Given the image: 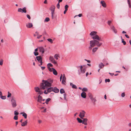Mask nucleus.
Segmentation results:
<instances>
[{
	"mask_svg": "<svg viewBox=\"0 0 131 131\" xmlns=\"http://www.w3.org/2000/svg\"><path fill=\"white\" fill-rule=\"evenodd\" d=\"M49 59L51 62L53 63L54 64H57V62L55 61L54 58L52 57L51 56H50Z\"/></svg>",
	"mask_w": 131,
	"mask_h": 131,
	"instance_id": "obj_7",
	"label": "nucleus"
},
{
	"mask_svg": "<svg viewBox=\"0 0 131 131\" xmlns=\"http://www.w3.org/2000/svg\"><path fill=\"white\" fill-rule=\"evenodd\" d=\"M91 101L93 102H95L96 100L95 98H93V96L90 98Z\"/></svg>",
	"mask_w": 131,
	"mask_h": 131,
	"instance_id": "obj_29",
	"label": "nucleus"
},
{
	"mask_svg": "<svg viewBox=\"0 0 131 131\" xmlns=\"http://www.w3.org/2000/svg\"><path fill=\"white\" fill-rule=\"evenodd\" d=\"M52 69L53 74L56 75H57L58 74V73L56 70L53 68H52Z\"/></svg>",
	"mask_w": 131,
	"mask_h": 131,
	"instance_id": "obj_16",
	"label": "nucleus"
},
{
	"mask_svg": "<svg viewBox=\"0 0 131 131\" xmlns=\"http://www.w3.org/2000/svg\"><path fill=\"white\" fill-rule=\"evenodd\" d=\"M27 123V121L26 120L24 122L22 123L21 124V126H26Z\"/></svg>",
	"mask_w": 131,
	"mask_h": 131,
	"instance_id": "obj_19",
	"label": "nucleus"
},
{
	"mask_svg": "<svg viewBox=\"0 0 131 131\" xmlns=\"http://www.w3.org/2000/svg\"><path fill=\"white\" fill-rule=\"evenodd\" d=\"M50 100L51 99L50 98H48L47 99L45 102L46 104H48V102H49Z\"/></svg>",
	"mask_w": 131,
	"mask_h": 131,
	"instance_id": "obj_31",
	"label": "nucleus"
},
{
	"mask_svg": "<svg viewBox=\"0 0 131 131\" xmlns=\"http://www.w3.org/2000/svg\"><path fill=\"white\" fill-rule=\"evenodd\" d=\"M57 7L59 9V7H60V4H59V3H58L57 4Z\"/></svg>",
	"mask_w": 131,
	"mask_h": 131,
	"instance_id": "obj_55",
	"label": "nucleus"
},
{
	"mask_svg": "<svg viewBox=\"0 0 131 131\" xmlns=\"http://www.w3.org/2000/svg\"><path fill=\"white\" fill-rule=\"evenodd\" d=\"M70 84L71 86H72L73 88H74L75 89H77L76 86L75 85L73 84L72 83H70Z\"/></svg>",
	"mask_w": 131,
	"mask_h": 131,
	"instance_id": "obj_25",
	"label": "nucleus"
},
{
	"mask_svg": "<svg viewBox=\"0 0 131 131\" xmlns=\"http://www.w3.org/2000/svg\"><path fill=\"white\" fill-rule=\"evenodd\" d=\"M26 27L28 28H30L33 26V25L32 23H28L26 24Z\"/></svg>",
	"mask_w": 131,
	"mask_h": 131,
	"instance_id": "obj_11",
	"label": "nucleus"
},
{
	"mask_svg": "<svg viewBox=\"0 0 131 131\" xmlns=\"http://www.w3.org/2000/svg\"><path fill=\"white\" fill-rule=\"evenodd\" d=\"M128 3L129 4V7H130V0H128Z\"/></svg>",
	"mask_w": 131,
	"mask_h": 131,
	"instance_id": "obj_54",
	"label": "nucleus"
},
{
	"mask_svg": "<svg viewBox=\"0 0 131 131\" xmlns=\"http://www.w3.org/2000/svg\"><path fill=\"white\" fill-rule=\"evenodd\" d=\"M3 59H1L0 60V65L2 66L3 63Z\"/></svg>",
	"mask_w": 131,
	"mask_h": 131,
	"instance_id": "obj_36",
	"label": "nucleus"
},
{
	"mask_svg": "<svg viewBox=\"0 0 131 131\" xmlns=\"http://www.w3.org/2000/svg\"><path fill=\"white\" fill-rule=\"evenodd\" d=\"M85 113V112L84 111H82L80 113L79 116L81 119H83V117H84Z\"/></svg>",
	"mask_w": 131,
	"mask_h": 131,
	"instance_id": "obj_6",
	"label": "nucleus"
},
{
	"mask_svg": "<svg viewBox=\"0 0 131 131\" xmlns=\"http://www.w3.org/2000/svg\"><path fill=\"white\" fill-rule=\"evenodd\" d=\"M83 120L82 121V123L83 124H84L85 125H87V121H88V119L86 118H83L82 119Z\"/></svg>",
	"mask_w": 131,
	"mask_h": 131,
	"instance_id": "obj_18",
	"label": "nucleus"
},
{
	"mask_svg": "<svg viewBox=\"0 0 131 131\" xmlns=\"http://www.w3.org/2000/svg\"><path fill=\"white\" fill-rule=\"evenodd\" d=\"M20 114H23V116L25 118H27V115L26 113H21Z\"/></svg>",
	"mask_w": 131,
	"mask_h": 131,
	"instance_id": "obj_24",
	"label": "nucleus"
},
{
	"mask_svg": "<svg viewBox=\"0 0 131 131\" xmlns=\"http://www.w3.org/2000/svg\"><path fill=\"white\" fill-rule=\"evenodd\" d=\"M47 40L50 42L51 43H52L53 42V41L50 38L48 39H47Z\"/></svg>",
	"mask_w": 131,
	"mask_h": 131,
	"instance_id": "obj_41",
	"label": "nucleus"
},
{
	"mask_svg": "<svg viewBox=\"0 0 131 131\" xmlns=\"http://www.w3.org/2000/svg\"><path fill=\"white\" fill-rule=\"evenodd\" d=\"M38 47L37 48L35 49V51L34 52H37L38 51Z\"/></svg>",
	"mask_w": 131,
	"mask_h": 131,
	"instance_id": "obj_62",
	"label": "nucleus"
},
{
	"mask_svg": "<svg viewBox=\"0 0 131 131\" xmlns=\"http://www.w3.org/2000/svg\"><path fill=\"white\" fill-rule=\"evenodd\" d=\"M104 66V65L102 63H101L99 65V67L100 68H103Z\"/></svg>",
	"mask_w": 131,
	"mask_h": 131,
	"instance_id": "obj_28",
	"label": "nucleus"
},
{
	"mask_svg": "<svg viewBox=\"0 0 131 131\" xmlns=\"http://www.w3.org/2000/svg\"><path fill=\"white\" fill-rule=\"evenodd\" d=\"M26 16H27V17L28 19H30L31 18H30V16L28 14H27L26 15Z\"/></svg>",
	"mask_w": 131,
	"mask_h": 131,
	"instance_id": "obj_49",
	"label": "nucleus"
},
{
	"mask_svg": "<svg viewBox=\"0 0 131 131\" xmlns=\"http://www.w3.org/2000/svg\"><path fill=\"white\" fill-rule=\"evenodd\" d=\"M36 58L38 62H41V61H42V58L41 56H37Z\"/></svg>",
	"mask_w": 131,
	"mask_h": 131,
	"instance_id": "obj_13",
	"label": "nucleus"
},
{
	"mask_svg": "<svg viewBox=\"0 0 131 131\" xmlns=\"http://www.w3.org/2000/svg\"><path fill=\"white\" fill-rule=\"evenodd\" d=\"M66 77L65 76V74H63V78L62 79L61 82L63 84L65 85L66 83Z\"/></svg>",
	"mask_w": 131,
	"mask_h": 131,
	"instance_id": "obj_8",
	"label": "nucleus"
},
{
	"mask_svg": "<svg viewBox=\"0 0 131 131\" xmlns=\"http://www.w3.org/2000/svg\"><path fill=\"white\" fill-rule=\"evenodd\" d=\"M0 97L2 100H5L6 99V97L5 96H3L2 95Z\"/></svg>",
	"mask_w": 131,
	"mask_h": 131,
	"instance_id": "obj_35",
	"label": "nucleus"
},
{
	"mask_svg": "<svg viewBox=\"0 0 131 131\" xmlns=\"http://www.w3.org/2000/svg\"><path fill=\"white\" fill-rule=\"evenodd\" d=\"M36 33L37 34V38L38 39L40 38V37H41L42 35H39L38 34V32H36Z\"/></svg>",
	"mask_w": 131,
	"mask_h": 131,
	"instance_id": "obj_33",
	"label": "nucleus"
},
{
	"mask_svg": "<svg viewBox=\"0 0 131 131\" xmlns=\"http://www.w3.org/2000/svg\"><path fill=\"white\" fill-rule=\"evenodd\" d=\"M111 28L112 29L114 33H116L117 32V31L115 29V28L114 26H111Z\"/></svg>",
	"mask_w": 131,
	"mask_h": 131,
	"instance_id": "obj_21",
	"label": "nucleus"
},
{
	"mask_svg": "<svg viewBox=\"0 0 131 131\" xmlns=\"http://www.w3.org/2000/svg\"><path fill=\"white\" fill-rule=\"evenodd\" d=\"M39 62L40 63V64L39 65V66H40L41 65H42V61H41V62Z\"/></svg>",
	"mask_w": 131,
	"mask_h": 131,
	"instance_id": "obj_63",
	"label": "nucleus"
},
{
	"mask_svg": "<svg viewBox=\"0 0 131 131\" xmlns=\"http://www.w3.org/2000/svg\"><path fill=\"white\" fill-rule=\"evenodd\" d=\"M53 91L55 93H58L59 91V90L57 89L56 87L53 88Z\"/></svg>",
	"mask_w": 131,
	"mask_h": 131,
	"instance_id": "obj_15",
	"label": "nucleus"
},
{
	"mask_svg": "<svg viewBox=\"0 0 131 131\" xmlns=\"http://www.w3.org/2000/svg\"><path fill=\"white\" fill-rule=\"evenodd\" d=\"M50 20V19H49V18L48 17H46L45 19V20L44 21H45V22H48V21H49Z\"/></svg>",
	"mask_w": 131,
	"mask_h": 131,
	"instance_id": "obj_37",
	"label": "nucleus"
},
{
	"mask_svg": "<svg viewBox=\"0 0 131 131\" xmlns=\"http://www.w3.org/2000/svg\"><path fill=\"white\" fill-rule=\"evenodd\" d=\"M125 36L127 38H129V36L127 35H125Z\"/></svg>",
	"mask_w": 131,
	"mask_h": 131,
	"instance_id": "obj_58",
	"label": "nucleus"
},
{
	"mask_svg": "<svg viewBox=\"0 0 131 131\" xmlns=\"http://www.w3.org/2000/svg\"><path fill=\"white\" fill-rule=\"evenodd\" d=\"M64 96V99L65 100H66V94H64L63 95Z\"/></svg>",
	"mask_w": 131,
	"mask_h": 131,
	"instance_id": "obj_51",
	"label": "nucleus"
},
{
	"mask_svg": "<svg viewBox=\"0 0 131 131\" xmlns=\"http://www.w3.org/2000/svg\"><path fill=\"white\" fill-rule=\"evenodd\" d=\"M48 69L49 71L50 72H52V68H51L50 67H48Z\"/></svg>",
	"mask_w": 131,
	"mask_h": 131,
	"instance_id": "obj_45",
	"label": "nucleus"
},
{
	"mask_svg": "<svg viewBox=\"0 0 131 131\" xmlns=\"http://www.w3.org/2000/svg\"><path fill=\"white\" fill-rule=\"evenodd\" d=\"M63 77V75L62 74H61V75L60 77V81H61Z\"/></svg>",
	"mask_w": 131,
	"mask_h": 131,
	"instance_id": "obj_52",
	"label": "nucleus"
},
{
	"mask_svg": "<svg viewBox=\"0 0 131 131\" xmlns=\"http://www.w3.org/2000/svg\"><path fill=\"white\" fill-rule=\"evenodd\" d=\"M21 11H22V13H26V8L25 7H24L23 8V9H21Z\"/></svg>",
	"mask_w": 131,
	"mask_h": 131,
	"instance_id": "obj_26",
	"label": "nucleus"
},
{
	"mask_svg": "<svg viewBox=\"0 0 131 131\" xmlns=\"http://www.w3.org/2000/svg\"><path fill=\"white\" fill-rule=\"evenodd\" d=\"M11 94L9 93V92H8V95L7 96V97H9L11 96Z\"/></svg>",
	"mask_w": 131,
	"mask_h": 131,
	"instance_id": "obj_40",
	"label": "nucleus"
},
{
	"mask_svg": "<svg viewBox=\"0 0 131 131\" xmlns=\"http://www.w3.org/2000/svg\"><path fill=\"white\" fill-rule=\"evenodd\" d=\"M79 67L80 68L81 72L83 73H84L85 71V68H83L82 66H79Z\"/></svg>",
	"mask_w": 131,
	"mask_h": 131,
	"instance_id": "obj_12",
	"label": "nucleus"
},
{
	"mask_svg": "<svg viewBox=\"0 0 131 131\" xmlns=\"http://www.w3.org/2000/svg\"><path fill=\"white\" fill-rule=\"evenodd\" d=\"M97 49H98V48L97 47H95V48H93V49H92V51L93 52H95L97 50Z\"/></svg>",
	"mask_w": 131,
	"mask_h": 131,
	"instance_id": "obj_32",
	"label": "nucleus"
},
{
	"mask_svg": "<svg viewBox=\"0 0 131 131\" xmlns=\"http://www.w3.org/2000/svg\"><path fill=\"white\" fill-rule=\"evenodd\" d=\"M122 42L123 43V44L124 45H125L126 44V42L124 41H122Z\"/></svg>",
	"mask_w": 131,
	"mask_h": 131,
	"instance_id": "obj_57",
	"label": "nucleus"
},
{
	"mask_svg": "<svg viewBox=\"0 0 131 131\" xmlns=\"http://www.w3.org/2000/svg\"><path fill=\"white\" fill-rule=\"evenodd\" d=\"M88 96L90 98L93 96L92 94L91 93H89Z\"/></svg>",
	"mask_w": 131,
	"mask_h": 131,
	"instance_id": "obj_44",
	"label": "nucleus"
},
{
	"mask_svg": "<svg viewBox=\"0 0 131 131\" xmlns=\"http://www.w3.org/2000/svg\"><path fill=\"white\" fill-rule=\"evenodd\" d=\"M125 94L124 92H123L122 93L121 96L122 97H123L125 96Z\"/></svg>",
	"mask_w": 131,
	"mask_h": 131,
	"instance_id": "obj_48",
	"label": "nucleus"
},
{
	"mask_svg": "<svg viewBox=\"0 0 131 131\" xmlns=\"http://www.w3.org/2000/svg\"><path fill=\"white\" fill-rule=\"evenodd\" d=\"M54 57L56 59L58 60V57H59V55L58 54H56L54 55Z\"/></svg>",
	"mask_w": 131,
	"mask_h": 131,
	"instance_id": "obj_27",
	"label": "nucleus"
},
{
	"mask_svg": "<svg viewBox=\"0 0 131 131\" xmlns=\"http://www.w3.org/2000/svg\"><path fill=\"white\" fill-rule=\"evenodd\" d=\"M47 66L48 67H52L53 66V65L51 63H48L47 64Z\"/></svg>",
	"mask_w": 131,
	"mask_h": 131,
	"instance_id": "obj_39",
	"label": "nucleus"
},
{
	"mask_svg": "<svg viewBox=\"0 0 131 131\" xmlns=\"http://www.w3.org/2000/svg\"><path fill=\"white\" fill-rule=\"evenodd\" d=\"M85 60L87 61V62L88 63H90L91 62V61L89 60H87L86 59H85Z\"/></svg>",
	"mask_w": 131,
	"mask_h": 131,
	"instance_id": "obj_61",
	"label": "nucleus"
},
{
	"mask_svg": "<svg viewBox=\"0 0 131 131\" xmlns=\"http://www.w3.org/2000/svg\"><path fill=\"white\" fill-rule=\"evenodd\" d=\"M87 90V89L86 88H83L82 89V91H86Z\"/></svg>",
	"mask_w": 131,
	"mask_h": 131,
	"instance_id": "obj_42",
	"label": "nucleus"
},
{
	"mask_svg": "<svg viewBox=\"0 0 131 131\" xmlns=\"http://www.w3.org/2000/svg\"><path fill=\"white\" fill-rule=\"evenodd\" d=\"M97 33V32H96L95 31H93L91 32L90 35L91 36H93L96 35Z\"/></svg>",
	"mask_w": 131,
	"mask_h": 131,
	"instance_id": "obj_20",
	"label": "nucleus"
},
{
	"mask_svg": "<svg viewBox=\"0 0 131 131\" xmlns=\"http://www.w3.org/2000/svg\"><path fill=\"white\" fill-rule=\"evenodd\" d=\"M35 90L36 92L38 93L40 95L42 94L43 93L42 91H41L38 87H36L35 88Z\"/></svg>",
	"mask_w": 131,
	"mask_h": 131,
	"instance_id": "obj_5",
	"label": "nucleus"
},
{
	"mask_svg": "<svg viewBox=\"0 0 131 131\" xmlns=\"http://www.w3.org/2000/svg\"><path fill=\"white\" fill-rule=\"evenodd\" d=\"M38 49L39 52H41L42 54L44 53L45 52V49L43 47H39Z\"/></svg>",
	"mask_w": 131,
	"mask_h": 131,
	"instance_id": "obj_10",
	"label": "nucleus"
},
{
	"mask_svg": "<svg viewBox=\"0 0 131 131\" xmlns=\"http://www.w3.org/2000/svg\"><path fill=\"white\" fill-rule=\"evenodd\" d=\"M41 68L42 70H43L45 68V67H41Z\"/></svg>",
	"mask_w": 131,
	"mask_h": 131,
	"instance_id": "obj_59",
	"label": "nucleus"
},
{
	"mask_svg": "<svg viewBox=\"0 0 131 131\" xmlns=\"http://www.w3.org/2000/svg\"><path fill=\"white\" fill-rule=\"evenodd\" d=\"M11 104L13 108H15L17 106L16 98L14 96L12 97L11 100Z\"/></svg>",
	"mask_w": 131,
	"mask_h": 131,
	"instance_id": "obj_2",
	"label": "nucleus"
},
{
	"mask_svg": "<svg viewBox=\"0 0 131 131\" xmlns=\"http://www.w3.org/2000/svg\"><path fill=\"white\" fill-rule=\"evenodd\" d=\"M55 7L54 5H52L50 8V9L51 11H54Z\"/></svg>",
	"mask_w": 131,
	"mask_h": 131,
	"instance_id": "obj_23",
	"label": "nucleus"
},
{
	"mask_svg": "<svg viewBox=\"0 0 131 131\" xmlns=\"http://www.w3.org/2000/svg\"><path fill=\"white\" fill-rule=\"evenodd\" d=\"M101 3L102 5V6L104 7H106V4L104 1H101Z\"/></svg>",
	"mask_w": 131,
	"mask_h": 131,
	"instance_id": "obj_22",
	"label": "nucleus"
},
{
	"mask_svg": "<svg viewBox=\"0 0 131 131\" xmlns=\"http://www.w3.org/2000/svg\"><path fill=\"white\" fill-rule=\"evenodd\" d=\"M128 126H129V127L131 126V123H129L128 124Z\"/></svg>",
	"mask_w": 131,
	"mask_h": 131,
	"instance_id": "obj_64",
	"label": "nucleus"
},
{
	"mask_svg": "<svg viewBox=\"0 0 131 131\" xmlns=\"http://www.w3.org/2000/svg\"><path fill=\"white\" fill-rule=\"evenodd\" d=\"M111 23V21L109 20L108 21V24L109 25H110V24Z\"/></svg>",
	"mask_w": 131,
	"mask_h": 131,
	"instance_id": "obj_56",
	"label": "nucleus"
},
{
	"mask_svg": "<svg viewBox=\"0 0 131 131\" xmlns=\"http://www.w3.org/2000/svg\"><path fill=\"white\" fill-rule=\"evenodd\" d=\"M42 97L41 96L39 95L38 97L37 101L40 103H41L42 101Z\"/></svg>",
	"mask_w": 131,
	"mask_h": 131,
	"instance_id": "obj_14",
	"label": "nucleus"
},
{
	"mask_svg": "<svg viewBox=\"0 0 131 131\" xmlns=\"http://www.w3.org/2000/svg\"><path fill=\"white\" fill-rule=\"evenodd\" d=\"M81 97L84 98H85L86 97V93L84 92H83L81 94Z\"/></svg>",
	"mask_w": 131,
	"mask_h": 131,
	"instance_id": "obj_17",
	"label": "nucleus"
},
{
	"mask_svg": "<svg viewBox=\"0 0 131 131\" xmlns=\"http://www.w3.org/2000/svg\"><path fill=\"white\" fill-rule=\"evenodd\" d=\"M34 55L35 56H37L38 55V53L37 52H34Z\"/></svg>",
	"mask_w": 131,
	"mask_h": 131,
	"instance_id": "obj_50",
	"label": "nucleus"
},
{
	"mask_svg": "<svg viewBox=\"0 0 131 131\" xmlns=\"http://www.w3.org/2000/svg\"><path fill=\"white\" fill-rule=\"evenodd\" d=\"M99 43V41L96 40L91 41L90 43V46L89 48L91 49L92 47H94L95 45H97Z\"/></svg>",
	"mask_w": 131,
	"mask_h": 131,
	"instance_id": "obj_3",
	"label": "nucleus"
},
{
	"mask_svg": "<svg viewBox=\"0 0 131 131\" xmlns=\"http://www.w3.org/2000/svg\"><path fill=\"white\" fill-rule=\"evenodd\" d=\"M18 11L19 12H21L22 13L21 8H18Z\"/></svg>",
	"mask_w": 131,
	"mask_h": 131,
	"instance_id": "obj_53",
	"label": "nucleus"
},
{
	"mask_svg": "<svg viewBox=\"0 0 131 131\" xmlns=\"http://www.w3.org/2000/svg\"><path fill=\"white\" fill-rule=\"evenodd\" d=\"M14 114L15 115H18L19 113L17 111H15L14 112Z\"/></svg>",
	"mask_w": 131,
	"mask_h": 131,
	"instance_id": "obj_38",
	"label": "nucleus"
},
{
	"mask_svg": "<svg viewBox=\"0 0 131 131\" xmlns=\"http://www.w3.org/2000/svg\"><path fill=\"white\" fill-rule=\"evenodd\" d=\"M14 119L15 120H17L18 119V117L16 115H15L14 116Z\"/></svg>",
	"mask_w": 131,
	"mask_h": 131,
	"instance_id": "obj_43",
	"label": "nucleus"
},
{
	"mask_svg": "<svg viewBox=\"0 0 131 131\" xmlns=\"http://www.w3.org/2000/svg\"><path fill=\"white\" fill-rule=\"evenodd\" d=\"M105 82H109L110 81V80L109 79H106L105 80Z\"/></svg>",
	"mask_w": 131,
	"mask_h": 131,
	"instance_id": "obj_47",
	"label": "nucleus"
},
{
	"mask_svg": "<svg viewBox=\"0 0 131 131\" xmlns=\"http://www.w3.org/2000/svg\"><path fill=\"white\" fill-rule=\"evenodd\" d=\"M47 90L44 91V93L46 94H47L48 93H50L52 91H53V87H50L48 88H47Z\"/></svg>",
	"mask_w": 131,
	"mask_h": 131,
	"instance_id": "obj_4",
	"label": "nucleus"
},
{
	"mask_svg": "<svg viewBox=\"0 0 131 131\" xmlns=\"http://www.w3.org/2000/svg\"><path fill=\"white\" fill-rule=\"evenodd\" d=\"M53 82V80L51 79H49L47 80H43L42 82L40 85L41 88L43 90L47 89L51 86V84Z\"/></svg>",
	"mask_w": 131,
	"mask_h": 131,
	"instance_id": "obj_1",
	"label": "nucleus"
},
{
	"mask_svg": "<svg viewBox=\"0 0 131 131\" xmlns=\"http://www.w3.org/2000/svg\"><path fill=\"white\" fill-rule=\"evenodd\" d=\"M78 122L79 123H82V120L79 118H77Z\"/></svg>",
	"mask_w": 131,
	"mask_h": 131,
	"instance_id": "obj_30",
	"label": "nucleus"
},
{
	"mask_svg": "<svg viewBox=\"0 0 131 131\" xmlns=\"http://www.w3.org/2000/svg\"><path fill=\"white\" fill-rule=\"evenodd\" d=\"M65 92V91L64 90L62 89H61L60 90V93L61 94H62L63 93H64Z\"/></svg>",
	"mask_w": 131,
	"mask_h": 131,
	"instance_id": "obj_34",
	"label": "nucleus"
},
{
	"mask_svg": "<svg viewBox=\"0 0 131 131\" xmlns=\"http://www.w3.org/2000/svg\"><path fill=\"white\" fill-rule=\"evenodd\" d=\"M92 37L94 40H97L98 41H100L101 40V38L97 34L94 36Z\"/></svg>",
	"mask_w": 131,
	"mask_h": 131,
	"instance_id": "obj_9",
	"label": "nucleus"
},
{
	"mask_svg": "<svg viewBox=\"0 0 131 131\" xmlns=\"http://www.w3.org/2000/svg\"><path fill=\"white\" fill-rule=\"evenodd\" d=\"M102 44V43H98L97 45V46L99 47H100V46Z\"/></svg>",
	"mask_w": 131,
	"mask_h": 131,
	"instance_id": "obj_60",
	"label": "nucleus"
},
{
	"mask_svg": "<svg viewBox=\"0 0 131 131\" xmlns=\"http://www.w3.org/2000/svg\"><path fill=\"white\" fill-rule=\"evenodd\" d=\"M68 5H66L64 7L65 10H68Z\"/></svg>",
	"mask_w": 131,
	"mask_h": 131,
	"instance_id": "obj_46",
	"label": "nucleus"
}]
</instances>
